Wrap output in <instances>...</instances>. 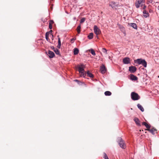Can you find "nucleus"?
Returning <instances> with one entry per match:
<instances>
[{
  "instance_id": "nucleus-1",
  "label": "nucleus",
  "mask_w": 159,
  "mask_h": 159,
  "mask_svg": "<svg viewBox=\"0 0 159 159\" xmlns=\"http://www.w3.org/2000/svg\"><path fill=\"white\" fill-rule=\"evenodd\" d=\"M85 68V66L82 64L78 65L77 67L80 75L82 77H84L86 75V73L84 69Z\"/></svg>"
},
{
  "instance_id": "nucleus-2",
  "label": "nucleus",
  "mask_w": 159,
  "mask_h": 159,
  "mask_svg": "<svg viewBox=\"0 0 159 159\" xmlns=\"http://www.w3.org/2000/svg\"><path fill=\"white\" fill-rule=\"evenodd\" d=\"M145 0H137L135 2V6L137 8L139 7L140 6L141 7L143 6V10L145 9L146 6L144 5L145 2Z\"/></svg>"
},
{
  "instance_id": "nucleus-3",
  "label": "nucleus",
  "mask_w": 159,
  "mask_h": 159,
  "mask_svg": "<svg viewBox=\"0 0 159 159\" xmlns=\"http://www.w3.org/2000/svg\"><path fill=\"white\" fill-rule=\"evenodd\" d=\"M134 62L138 64H142L144 67H147V63L144 59L141 58L138 59L134 61Z\"/></svg>"
},
{
  "instance_id": "nucleus-4",
  "label": "nucleus",
  "mask_w": 159,
  "mask_h": 159,
  "mask_svg": "<svg viewBox=\"0 0 159 159\" xmlns=\"http://www.w3.org/2000/svg\"><path fill=\"white\" fill-rule=\"evenodd\" d=\"M131 99L134 101L138 100L140 99V97L138 94L135 92H132L131 93Z\"/></svg>"
},
{
  "instance_id": "nucleus-5",
  "label": "nucleus",
  "mask_w": 159,
  "mask_h": 159,
  "mask_svg": "<svg viewBox=\"0 0 159 159\" xmlns=\"http://www.w3.org/2000/svg\"><path fill=\"white\" fill-rule=\"evenodd\" d=\"M109 5L113 9H116L118 7L121 6L119 4L118 2H115L113 1H111L109 2Z\"/></svg>"
},
{
  "instance_id": "nucleus-6",
  "label": "nucleus",
  "mask_w": 159,
  "mask_h": 159,
  "mask_svg": "<svg viewBox=\"0 0 159 159\" xmlns=\"http://www.w3.org/2000/svg\"><path fill=\"white\" fill-rule=\"evenodd\" d=\"M118 142L120 147L123 149L125 148L126 146L124 141L122 140L121 138H119Z\"/></svg>"
},
{
  "instance_id": "nucleus-7",
  "label": "nucleus",
  "mask_w": 159,
  "mask_h": 159,
  "mask_svg": "<svg viewBox=\"0 0 159 159\" xmlns=\"http://www.w3.org/2000/svg\"><path fill=\"white\" fill-rule=\"evenodd\" d=\"M94 31L95 34L97 35H98L101 33V30L97 26L94 25L93 27Z\"/></svg>"
},
{
  "instance_id": "nucleus-8",
  "label": "nucleus",
  "mask_w": 159,
  "mask_h": 159,
  "mask_svg": "<svg viewBox=\"0 0 159 159\" xmlns=\"http://www.w3.org/2000/svg\"><path fill=\"white\" fill-rule=\"evenodd\" d=\"M137 68L134 66H131L129 67V71L131 73H134L136 71Z\"/></svg>"
},
{
  "instance_id": "nucleus-9",
  "label": "nucleus",
  "mask_w": 159,
  "mask_h": 159,
  "mask_svg": "<svg viewBox=\"0 0 159 159\" xmlns=\"http://www.w3.org/2000/svg\"><path fill=\"white\" fill-rule=\"evenodd\" d=\"M123 62L124 64L130 63V58L128 57H125L123 59Z\"/></svg>"
},
{
  "instance_id": "nucleus-10",
  "label": "nucleus",
  "mask_w": 159,
  "mask_h": 159,
  "mask_svg": "<svg viewBox=\"0 0 159 159\" xmlns=\"http://www.w3.org/2000/svg\"><path fill=\"white\" fill-rule=\"evenodd\" d=\"M145 130H147L151 133L152 134H154L155 133H157V130L154 127L152 128L151 129H147Z\"/></svg>"
},
{
  "instance_id": "nucleus-11",
  "label": "nucleus",
  "mask_w": 159,
  "mask_h": 159,
  "mask_svg": "<svg viewBox=\"0 0 159 159\" xmlns=\"http://www.w3.org/2000/svg\"><path fill=\"white\" fill-rule=\"evenodd\" d=\"M48 54L49 55V57L50 58H52L55 56V54L54 53L51 51H48Z\"/></svg>"
},
{
  "instance_id": "nucleus-12",
  "label": "nucleus",
  "mask_w": 159,
  "mask_h": 159,
  "mask_svg": "<svg viewBox=\"0 0 159 159\" xmlns=\"http://www.w3.org/2000/svg\"><path fill=\"white\" fill-rule=\"evenodd\" d=\"M130 79L131 80L134 81L138 80L137 77L132 74L130 75Z\"/></svg>"
},
{
  "instance_id": "nucleus-13",
  "label": "nucleus",
  "mask_w": 159,
  "mask_h": 159,
  "mask_svg": "<svg viewBox=\"0 0 159 159\" xmlns=\"http://www.w3.org/2000/svg\"><path fill=\"white\" fill-rule=\"evenodd\" d=\"M134 120L137 125L140 126V121L138 118L135 117Z\"/></svg>"
},
{
  "instance_id": "nucleus-14",
  "label": "nucleus",
  "mask_w": 159,
  "mask_h": 159,
  "mask_svg": "<svg viewBox=\"0 0 159 159\" xmlns=\"http://www.w3.org/2000/svg\"><path fill=\"white\" fill-rule=\"evenodd\" d=\"M143 13L144 14L143 16L145 18H147L149 16V14L148 13V11L146 10H144L143 11Z\"/></svg>"
},
{
  "instance_id": "nucleus-15",
  "label": "nucleus",
  "mask_w": 159,
  "mask_h": 159,
  "mask_svg": "<svg viewBox=\"0 0 159 159\" xmlns=\"http://www.w3.org/2000/svg\"><path fill=\"white\" fill-rule=\"evenodd\" d=\"M128 25L132 27L134 29H137V26L136 24L135 23H129Z\"/></svg>"
},
{
  "instance_id": "nucleus-16",
  "label": "nucleus",
  "mask_w": 159,
  "mask_h": 159,
  "mask_svg": "<svg viewBox=\"0 0 159 159\" xmlns=\"http://www.w3.org/2000/svg\"><path fill=\"white\" fill-rule=\"evenodd\" d=\"M100 70L102 74H104L106 72V69L104 66H103L101 68Z\"/></svg>"
},
{
  "instance_id": "nucleus-17",
  "label": "nucleus",
  "mask_w": 159,
  "mask_h": 159,
  "mask_svg": "<svg viewBox=\"0 0 159 159\" xmlns=\"http://www.w3.org/2000/svg\"><path fill=\"white\" fill-rule=\"evenodd\" d=\"M52 49H53L54 51L55 52L56 54L58 55L61 56V54L60 53L59 50L57 48H55L54 47H52Z\"/></svg>"
},
{
  "instance_id": "nucleus-18",
  "label": "nucleus",
  "mask_w": 159,
  "mask_h": 159,
  "mask_svg": "<svg viewBox=\"0 0 159 159\" xmlns=\"http://www.w3.org/2000/svg\"><path fill=\"white\" fill-rule=\"evenodd\" d=\"M118 26L119 27L121 30L122 32H123L125 34V30L124 27L120 25H119Z\"/></svg>"
},
{
  "instance_id": "nucleus-19",
  "label": "nucleus",
  "mask_w": 159,
  "mask_h": 159,
  "mask_svg": "<svg viewBox=\"0 0 159 159\" xmlns=\"http://www.w3.org/2000/svg\"><path fill=\"white\" fill-rule=\"evenodd\" d=\"M137 106L139 109L142 112L144 111V109L143 107L140 105L139 104H138L137 105Z\"/></svg>"
},
{
  "instance_id": "nucleus-20",
  "label": "nucleus",
  "mask_w": 159,
  "mask_h": 159,
  "mask_svg": "<svg viewBox=\"0 0 159 159\" xmlns=\"http://www.w3.org/2000/svg\"><path fill=\"white\" fill-rule=\"evenodd\" d=\"M57 37H58V44L57 46V47L60 48L61 46V41L59 37V36H58Z\"/></svg>"
},
{
  "instance_id": "nucleus-21",
  "label": "nucleus",
  "mask_w": 159,
  "mask_h": 159,
  "mask_svg": "<svg viewBox=\"0 0 159 159\" xmlns=\"http://www.w3.org/2000/svg\"><path fill=\"white\" fill-rule=\"evenodd\" d=\"M79 52V49L77 48H75L74 49V54L75 55H76L78 54Z\"/></svg>"
},
{
  "instance_id": "nucleus-22",
  "label": "nucleus",
  "mask_w": 159,
  "mask_h": 159,
  "mask_svg": "<svg viewBox=\"0 0 159 159\" xmlns=\"http://www.w3.org/2000/svg\"><path fill=\"white\" fill-rule=\"evenodd\" d=\"M93 33H90L88 36V38L89 39H91L93 38Z\"/></svg>"
},
{
  "instance_id": "nucleus-23",
  "label": "nucleus",
  "mask_w": 159,
  "mask_h": 159,
  "mask_svg": "<svg viewBox=\"0 0 159 159\" xmlns=\"http://www.w3.org/2000/svg\"><path fill=\"white\" fill-rule=\"evenodd\" d=\"M81 25H79L77 27L76 30L78 34H80V32Z\"/></svg>"
},
{
  "instance_id": "nucleus-24",
  "label": "nucleus",
  "mask_w": 159,
  "mask_h": 159,
  "mask_svg": "<svg viewBox=\"0 0 159 159\" xmlns=\"http://www.w3.org/2000/svg\"><path fill=\"white\" fill-rule=\"evenodd\" d=\"M88 76L91 78H93V75L89 71H88L87 73Z\"/></svg>"
},
{
  "instance_id": "nucleus-25",
  "label": "nucleus",
  "mask_w": 159,
  "mask_h": 159,
  "mask_svg": "<svg viewBox=\"0 0 159 159\" xmlns=\"http://www.w3.org/2000/svg\"><path fill=\"white\" fill-rule=\"evenodd\" d=\"M104 94L106 96H110L111 94V93L109 91H106L105 92Z\"/></svg>"
},
{
  "instance_id": "nucleus-26",
  "label": "nucleus",
  "mask_w": 159,
  "mask_h": 159,
  "mask_svg": "<svg viewBox=\"0 0 159 159\" xmlns=\"http://www.w3.org/2000/svg\"><path fill=\"white\" fill-rule=\"evenodd\" d=\"M49 35V32H46L45 34V38L47 41H49V39L48 38V35Z\"/></svg>"
},
{
  "instance_id": "nucleus-27",
  "label": "nucleus",
  "mask_w": 159,
  "mask_h": 159,
  "mask_svg": "<svg viewBox=\"0 0 159 159\" xmlns=\"http://www.w3.org/2000/svg\"><path fill=\"white\" fill-rule=\"evenodd\" d=\"M102 51L105 54H107V50L105 48H103L102 49Z\"/></svg>"
},
{
  "instance_id": "nucleus-28",
  "label": "nucleus",
  "mask_w": 159,
  "mask_h": 159,
  "mask_svg": "<svg viewBox=\"0 0 159 159\" xmlns=\"http://www.w3.org/2000/svg\"><path fill=\"white\" fill-rule=\"evenodd\" d=\"M90 52L91 53L93 56H95L96 55L95 53V52L92 49H91L90 50Z\"/></svg>"
},
{
  "instance_id": "nucleus-29",
  "label": "nucleus",
  "mask_w": 159,
  "mask_h": 159,
  "mask_svg": "<svg viewBox=\"0 0 159 159\" xmlns=\"http://www.w3.org/2000/svg\"><path fill=\"white\" fill-rule=\"evenodd\" d=\"M145 126L146 127V128H147V129H150V128L151 127V126L150 125H149L147 123L145 125Z\"/></svg>"
},
{
  "instance_id": "nucleus-30",
  "label": "nucleus",
  "mask_w": 159,
  "mask_h": 159,
  "mask_svg": "<svg viewBox=\"0 0 159 159\" xmlns=\"http://www.w3.org/2000/svg\"><path fill=\"white\" fill-rule=\"evenodd\" d=\"M85 20V18H82L80 20V23H82L84 22Z\"/></svg>"
},
{
  "instance_id": "nucleus-31",
  "label": "nucleus",
  "mask_w": 159,
  "mask_h": 159,
  "mask_svg": "<svg viewBox=\"0 0 159 159\" xmlns=\"http://www.w3.org/2000/svg\"><path fill=\"white\" fill-rule=\"evenodd\" d=\"M104 158L105 159H108V158L107 154L105 153H104Z\"/></svg>"
},
{
  "instance_id": "nucleus-32",
  "label": "nucleus",
  "mask_w": 159,
  "mask_h": 159,
  "mask_svg": "<svg viewBox=\"0 0 159 159\" xmlns=\"http://www.w3.org/2000/svg\"><path fill=\"white\" fill-rule=\"evenodd\" d=\"M49 28L50 29H51L52 28V25L51 23H49Z\"/></svg>"
},
{
  "instance_id": "nucleus-33",
  "label": "nucleus",
  "mask_w": 159,
  "mask_h": 159,
  "mask_svg": "<svg viewBox=\"0 0 159 159\" xmlns=\"http://www.w3.org/2000/svg\"><path fill=\"white\" fill-rule=\"evenodd\" d=\"M148 3H152L153 1L152 0H147Z\"/></svg>"
},
{
  "instance_id": "nucleus-34",
  "label": "nucleus",
  "mask_w": 159,
  "mask_h": 159,
  "mask_svg": "<svg viewBox=\"0 0 159 159\" xmlns=\"http://www.w3.org/2000/svg\"><path fill=\"white\" fill-rule=\"evenodd\" d=\"M147 123L145 122H143L142 123V125H145Z\"/></svg>"
},
{
  "instance_id": "nucleus-35",
  "label": "nucleus",
  "mask_w": 159,
  "mask_h": 159,
  "mask_svg": "<svg viewBox=\"0 0 159 159\" xmlns=\"http://www.w3.org/2000/svg\"><path fill=\"white\" fill-rule=\"evenodd\" d=\"M54 22L52 20H51L50 21L49 23H52V24Z\"/></svg>"
},
{
  "instance_id": "nucleus-36",
  "label": "nucleus",
  "mask_w": 159,
  "mask_h": 159,
  "mask_svg": "<svg viewBox=\"0 0 159 159\" xmlns=\"http://www.w3.org/2000/svg\"><path fill=\"white\" fill-rule=\"evenodd\" d=\"M74 81H75V82H79V80H74Z\"/></svg>"
},
{
  "instance_id": "nucleus-37",
  "label": "nucleus",
  "mask_w": 159,
  "mask_h": 159,
  "mask_svg": "<svg viewBox=\"0 0 159 159\" xmlns=\"http://www.w3.org/2000/svg\"><path fill=\"white\" fill-rule=\"evenodd\" d=\"M108 58H109V59H110V60H111V57L110 56H109V57H108Z\"/></svg>"
},
{
  "instance_id": "nucleus-38",
  "label": "nucleus",
  "mask_w": 159,
  "mask_h": 159,
  "mask_svg": "<svg viewBox=\"0 0 159 159\" xmlns=\"http://www.w3.org/2000/svg\"><path fill=\"white\" fill-rule=\"evenodd\" d=\"M42 20V21H43V22H45L46 21V20H44L43 21Z\"/></svg>"
},
{
  "instance_id": "nucleus-39",
  "label": "nucleus",
  "mask_w": 159,
  "mask_h": 159,
  "mask_svg": "<svg viewBox=\"0 0 159 159\" xmlns=\"http://www.w3.org/2000/svg\"><path fill=\"white\" fill-rule=\"evenodd\" d=\"M52 32V30H51L49 32H49V34L50 33H51Z\"/></svg>"
},
{
  "instance_id": "nucleus-40",
  "label": "nucleus",
  "mask_w": 159,
  "mask_h": 159,
  "mask_svg": "<svg viewBox=\"0 0 159 159\" xmlns=\"http://www.w3.org/2000/svg\"><path fill=\"white\" fill-rule=\"evenodd\" d=\"M75 40V39H74V38L72 39H71V41L74 40Z\"/></svg>"
},
{
  "instance_id": "nucleus-41",
  "label": "nucleus",
  "mask_w": 159,
  "mask_h": 159,
  "mask_svg": "<svg viewBox=\"0 0 159 159\" xmlns=\"http://www.w3.org/2000/svg\"><path fill=\"white\" fill-rule=\"evenodd\" d=\"M75 1V3H76L77 2V1L76 0H74Z\"/></svg>"
},
{
  "instance_id": "nucleus-42",
  "label": "nucleus",
  "mask_w": 159,
  "mask_h": 159,
  "mask_svg": "<svg viewBox=\"0 0 159 159\" xmlns=\"http://www.w3.org/2000/svg\"><path fill=\"white\" fill-rule=\"evenodd\" d=\"M74 20H75L76 19V18L75 17H74L73 18Z\"/></svg>"
},
{
  "instance_id": "nucleus-43",
  "label": "nucleus",
  "mask_w": 159,
  "mask_h": 159,
  "mask_svg": "<svg viewBox=\"0 0 159 159\" xmlns=\"http://www.w3.org/2000/svg\"><path fill=\"white\" fill-rule=\"evenodd\" d=\"M158 77H159V75L158 76Z\"/></svg>"
},
{
  "instance_id": "nucleus-44",
  "label": "nucleus",
  "mask_w": 159,
  "mask_h": 159,
  "mask_svg": "<svg viewBox=\"0 0 159 159\" xmlns=\"http://www.w3.org/2000/svg\"><path fill=\"white\" fill-rule=\"evenodd\" d=\"M131 159H133V158H131Z\"/></svg>"
}]
</instances>
